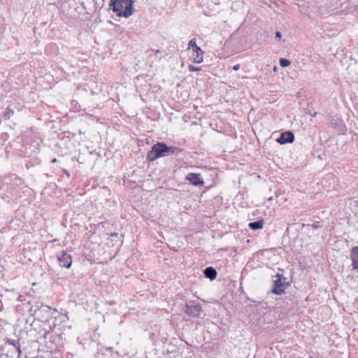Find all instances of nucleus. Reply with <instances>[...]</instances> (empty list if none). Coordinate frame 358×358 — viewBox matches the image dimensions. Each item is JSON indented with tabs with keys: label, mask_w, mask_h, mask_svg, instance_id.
Listing matches in <instances>:
<instances>
[{
	"label": "nucleus",
	"mask_w": 358,
	"mask_h": 358,
	"mask_svg": "<svg viewBox=\"0 0 358 358\" xmlns=\"http://www.w3.org/2000/svg\"><path fill=\"white\" fill-rule=\"evenodd\" d=\"M65 330L66 325L62 324V322L59 324L56 323L54 324L53 333L49 335V341L46 344L50 352H59L64 348V341L66 339Z\"/></svg>",
	"instance_id": "f257e3e1"
},
{
	"label": "nucleus",
	"mask_w": 358,
	"mask_h": 358,
	"mask_svg": "<svg viewBox=\"0 0 358 358\" xmlns=\"http://www.w3.org/2000/svg\"><path fill=\"white\" fill-rule=\"evenodd\" d=\"M181 150L174 146H168L164 142H158L155 144L151 150L148 152L147 159L149 162H153L157 159L169 156L171 155H178V153L180 152Z\"/></svg>",
	"instance_id": "f03ea898"
},
{
	"label": "nucleus",
	"mask_w": 358,
	"mask_h": 358,
	"mask_svg": "<svg viewBox=\"0 0 358 358\" xmlns=\"http://www.w3.org/2000/svg\"><path fill=\"white\" fill-rule=\"evenodd\" d=\"M109 6L118 17L127 18L134 11L133 0H110Z\"/></svg>",
	"instance_id": "7ed1b4c3"
},
{
	"label": "nucleus",
	"mask_w": 358,
	"mask_h": 358,
	"mask_svg": "<svg viewBox=\"0 0 358 358\" xmlns=\"http://www.w3.org/2000/svg\"><path fill=\"white\" fill-rule=\"evenodd\" d=\"M50 311V306L39 301L36 302L35 305L31 306L29 308V312L34 316L35 319L42 322H47L51 318Z\"/></svg>",
	"instance_id": "20e7f679"
},
{
	"label": "nucleus",
	"mask_w": 358,
	"mask_h": 358,
	"mask_svg": "<svg viewBox=\"0 0 358 358\" xmlns=\"http://www.w3.org/2000/svg\"><path fill=\"white\" fill-rule=\"evenodd\" d=\"M31 145H24V157H31V159L26 162L25 165L27 169L32 168L36 165H39L41 162V159L37 157V154L39 153V149L36 145H34V150H31Z\"/></svg>",
	"instance_id": "39448f33"
},
{
	"label": "nucleus",
	"mask_w": 358,
	"mask_h": 358,
	"mask_svg": "<svg viewBox=\"0 0 358 358\" xmlns=\"http://www.w3.org/2000/svg\"><path fill=\"white\" fill-rule=\"evenodd\" d=\"M183 311L188 316L199 317L203 310L199 303L196 301H189L185 306Z\"/></svg>",
	"instance_id": "423d86ee"
},
{
	"label": "nucleus",
	"mask_w": 358,
	"mask_h": 358,
	"mask_svg": "<svg viewBox=\"0 0 358 358\" xmlns=\"http://www.w3.org/2000/svg\"><path fill=\"white\" fill-rule=\"evenodd\" d=\"M273 278V287L271 292L277 295H281L285 292V287L289 285V283L286 282L287 278H283L284 282H282V275L276 274Z\"/></svg>",
	"instance_id": "0eeeda50"
},
{
	"label": "nucleus",
	"mask_w": 358,
	"mask_h": 358,
	"mask_svg": "<svg viewBox=\"0 0 358 358\" xmlns=\"http://www.w3.org/2000/svg\"><path fill=\"white\" fill-rule=\"evenodd\" d=\"M29 333L31 336L36 337L35 341L36 343H40L42 341V340H44L46 344L48 343L46 340L48 338L49 335L50 334V332L44 328L40 329L38 331H36V329L32 328L29 331Z\"/></svg>",
	"instance_id": "6e6552de"
},
{
	"label": "nucleus",
	"mask_w": 358,
	"mask_h": 358,
	"mask_svg": "<svg viewBox=\"0 0 358 358\" xmlns=\"http://www.w3.org/2000/svg\"><path fill=\"white\" fill-rule=\"evenodd\" d=\"M294 141V135L292 131H287L280 134L276 141L280 145L292 143Z\"/></svg>",
	"instance_id": "1a4fd4ad"
},
{
	"label": "nucleus",
	"mask_w": 358,
	"mask_h": 358,
	"mask_svg": "<svg viewBox=\"0 0 358 358\" xmlns=\"http://www.w3.org/2000/svg\"><path fill=\"white\" fill-rule=\"evenodd\" d=\"M185 179L194 186H203L204 185L203 180L200 173H188Z\"/></svg>",
	"instance_id": "9d476101"
},
{
	"label": "nucleus",
	"mask_w": 358,
	"mask_h": 358,
	"mask_svg": "<svg viewBox=\"0 0 358 358\" xmlns=\"http://www.w3.org/2000/svg\"><path fill=\"white\" fill-rule=\"evenodd\" d=\"M350 259L352 260V266L353 269L358 271V248L353 247L350 252Z\"/></svg>",
	"instance_id": "9b49d317"
},
{
	"label": "nucleus",
	"mask_w": 358,
	"mask_h": 358,
	"mask_svg": "<svg viewBox=\"0 0 358 358\" xmlns=\"http://www.w3.org/2000/svg\"><path fill=\"white\" fill-rule=\"evenodd\" d=\"M57 261L62 268H67V250H63L61 255H57Z\"/></svg>",
	"instance_id": "f8f14e48"
},
{
	"label": "nucleus",
	"mask_w": 358,
	"mask_h": 358,
	"mask_svg": "<svg viewBox=\"0 0 358 358\" xmlns=\"http://www.w3.org/2000/svg\"><path fill=\"white\" fill-rule=\"evenodd\" d=\"M203 274L206 278L213 280L216 278L217 273L215 268L212 266H209L204 269Z\"/></svg>",
	"instance_id": "ddd939ff"
},
{
	"label": "nucleus",
	"mask_w": 358,
	"mask_h": 358,
	"mask_svg": "<svg viewBox=\"0 0 358 358\" xmlns=\"http://www.w3.org/2000/svg\"><path fill=\"white\" fill-rule=\"evenodd\" d=\"M203 51L201 50V52L197 50H192V54L191 56V58L192 59L193 62L196 64H200L203 62Z\"/></svg>",
	"instance_id": "4468645a"
},
{
	"label": "nucleus",
	"mask_w": 358,
	"mask_h": 358,
	"mask_svg": "<svg viewBox=\"0 0 358 358\" xmlns=\"http://www.w3.org/2000/svg\"><path fill=\"white\" fill-rule=\"evenodd\" d=\"M19 341H20L19 339L18 340H14V339H11V338H6L5 343L13 346L15 348L16 351L19 354H21L22 351H21L20 345Z\"/></svg>",
	"instance_id": "2eb2a0df"
},
{
	"label": "nucleus",
	"mask_w": 358,
	"mask_h": 358,
	"mask_svg": "<svg viewBox=\"0 0 358 358\" xmlns=\"http://www.w3.org/2000/svg\"><path fill=\"white\" fill-rule=\"evenodd\" d=\"M263 225H264V220L262 219V220H257L255 222H250L248 224V227L252 230H257V229H262Z\"/></svg>",
	"instance_id": "dca6fc26"
},
{
	"label": "nucleus",
	"mask_w": 358,
	"mask_h": 358,
	"mask_svg": "<svg viewBox=\"0 0 358 358\" xmlns=\"http://www.w3.org/2000/svg\"><path fill=\"white\" fill-rule=\"evenodd\" d=\"M192 48V50H197L201 52V49L196 45V39L193 38L189 42V48Z\"/></svg>",
	"instance_id": "f3484780"
},
{
	"label": "nucleus",
	"mask_w": 358,
	"mask_h": 358,
	"mask_svg": "<svg viewBox=\"0 0 358 358\" xmlns=\"http://www.w3.org/2000/svg\"><path fill=\"white\" fill-rule=\"evenodd\" d=\"M13 113L14 111L12 109L7 108L3 113V117L5 119L8 120L13 115Z\"/></svg>",
	"instance_id": "a211bd4d"
},
{
	"label": "nucleus",
	"mask_w": 358,
	"mask_h": 358,
	"mask_svg": "<svg viewBox=\"0 0 358 358\" xmlns=\"http://www.w3.org/2000/svg\"><path fill=\"white\" fill-rule=\"evenodd\" d=\"M279 63H280V66L284 68V67H287V66H289L291 64V62L287 59L281 58L280 59Z\"/></svg>",
	"instance_id": "6ab92c4d"
},
{
	"label": "nucleus",
	"mask_w": 358,
	"mask_h": 358,
	"mask_svg": "<svg viewBox=\"0 0 358 358\" xmlns=\"http://www.w3.org/2000/svg\"><path fill=\"white\" fill-rule=\"evenodd\" d=\"M4 83L5 81L3 80V79L1 77H0V96L3 95L5 92V90L3 89Z\"/></svg>",
	"instance_id": "aec40b11"
},
{
	"label": "nucleus",
	"mask_w": 358,
	"mask_h": 358,
	"mask_svg": "<svg viewBox=\"0 0 358 358\" xmlns=\"http://www.w3.org/2000/svg\"><path fill=\"white\" fill-rule=\"evenodd\" d=\"M189 70L190 71H201V67H196L193 65H189Z\"/></svg>",
	"instance_id": "412c9836"
},
{
	"label": "nucleus",
	"mask_w": 358,
	"mask_h": 358,
	"mask_svg": "<svg viewBox=\"0 0 358 358\" xmlns=\"http://www.w3.org/2000/svg\"><path fill=\"white\" fill-rule=\"evenodd\" d=\"M60 159H57V158H53L52 160H51V163H56L57 162H61V159H64V156H61L59 157Z\"/></svg>",
	"instance_id": "4be33fe9"
},
{
	"label": "nucleus",
	"mask_w": 358,
	"mask_h": 358,
	"mask_svg": "<svg viewBox=\"0 0 358 358\" xmlns=\"http://www.w3.org/2000/svg\"><path fill=\"white\" fill-rule=\"evenodd\" d=\"M64 282H65V280L64 278H58L57 280V284H60L62 287L64 286Z\"/></svg>",
	"instance_id": "5701e85b"
},
{
	"label": "nucleus",
	"mask_w": 358,
	"mask_h": 358,
	"mask_svg": "<svg viewBox=\"0 0 358 358\" xmlns=\"http://www.w3.org/2000/svg\"><path fill=\"white\" fill-rule=\"evenodd\" d=\"M312 227H313V229H317L318 227H320L319 222H315V223L312 225Z\"/></svg>",
	"instance_id": "b1692460"
},
{
	"label": "nucleus",
	"mask_w": 358,
	"mask_h": 358,
	"mask_svg": "<svg viewBox=\"0 0 358 358\" xmlns=\"http://www.w3.org/2000/svg\"><path fill=\"white\" fill-rule=\"evenodd\" d=\"M239 69H240V64H236V65H234L233 66V70H234V71H238V70H239Z\"/></svg>",
	"instance_id": "393cba45"
},
{
	"label": "nucleus",
	"mask_w": 358,
	"mask_h": 358,
	"mask_svg": "<svg viewBox=\"0 0 358 358\" xmlns=\"http://www.w3.org/2000/svg\"><path fill=\"white\" fill-rule=\"evenodd\" d=\"M275 37L278 38H280L282 37L281 33L280 31H276L275 32Z\"/></svg>",
	"instance_id": "a878e982"
},
{
	"label": "nucleus",
	"mask_w": 358,
	"mask_h": 358,
	"mask_svg": "<svg viewBox=\"0 0 358 358\" xmlns=\"http://www.w3.org/2000/svg\"><path fill=\"white\" fill-rule=\"evenodd\" d=\"M24 358H45V357H43L42 355H41V356L38 355V356L34 357H29V356H25V357H24Z\"/></svg>",
	"instance_id": "bb28decb"
},
{
	"label": "nucleus",
	"mask_w": 358,
	"mask_h": 358,
	"mask_svg": "<svg viewBox=\"0 0 358 358\" xmlns=\"http://www.w3.org/2000/svg\"><path fill=\"white\" fill-rule=\"evenodd\" d=\"M3 303H2L1 300L0 299V311L3 310Z\"/></svg>",
	"instance_id": "cd10ccee"
},
{
	"label": "nucleus",
	"mask_w": 358,
	"mask_h": 358,
	"mask_svg": "<svg viewBox=\"0 0 358 358\" xmlns=\"http://www.w3.org/2000/svg\"><path fill=\"white\" fill-rule=\"evenodd\" d=\"M65 221H66V219L64 218V220L62 222V225L66 227V224H65Z\"/></svg>",
	"instance_id": "c85d7f7f"
},
{
	"label": "nucleus",
	"mask_w": 358,
	"mask_h": 358,
	"mask_svg": "<svg viewBox=\"0 0 358 358\" xmlns=\"http://www.w3.org/2000/svg\"><path fill=\"white\" fill-rule=\"evenodd\" d=\"M159 52H160V51H159V50H156V51H155V55H157V54H159Z\"/></svg>",
	"instance_id": "c756f323"
},
{
	"label": "nucleus",
	"mask_w": 358,
	"mask_h": 358,
	"mask_svg": "<svg viewBox=\"0 0 358 358\" xmlns=\"http://www.w3.org/2000/svg\"><path fill=\"white\" fill-rule=\"evenodd\" d=\"M71 261H70V262H69V264H68L69 268L71 267Z\"/></svg>",
	"instance_id": "7c9ffc66"
},
{
	"label": "nucleus",
	"mask_w": 358,
	"mask_h": 358,
	"mask_svg": "<svg viewBox=\"0 0 358 358\" xmlns=\"http://www.w3.org/2000/svg\"><path fill=\"white\" fill-rule=\"evenodd\" d=\"M22 355V353H21V354H19V353H18L17 358H22V355Z\"/></svg>",
	"instance_id": "2f4dec72"
},
{
	"label": "nucleus",
	"mask_w": 358,
	"mask_h": 358,
	"mask_svg": "<svg viewBox=\"0 0 358 358\" xmlns=\"http://www.w3.org/2000/svg\"><path fill=\"white\" fill-rule=\"evenodd\" d=\"M77 103V101H72L71 104H73V103Z\"/></svg>",
	"instance_id": "473e14b6"
},
{
	"label": "nucleus",
	"mask_w": 358,
	"mask_h": 358,
	"mask_svg": "<svg viewBox=\"0 0 358 358\" xmlns=\"http://www.w3.org/2000/svg\"><path fill=\"white\" fill-rule=\"evenodd\" d=\"M283 278H285V277L282 275V282H284Z\"/></svg>",
	"instance_id": "72a5a7b5"
},
{
	"label": "nucleus",
	"mask_w": 358,
	"mask_h": 358,
	"mask_svg": "<svg viewBox=\"0 0 358 358\" xmlns=\"http://www.w3.org/2000/svg\"><path fill=\"white\" fill-rule=\"evenodd\" d=\"M64 171L67 175V171L66 169H64Z\"/></svg>",
	"instance_id": "f704fd0d"
},
{
	"label": "nucleus",
	"mask_w": 358,
	"mask_h": 358,
	"mask_svg": "<svg viewBox=\"0 0 358 358\" xmlns=\"http://www.w3.org/2000/svg\"><path fill=\"white\" fill-rule=\"evenodd\" d=\"M316 115V113H315L314 114H312V116L315 117Z\"/></svg>",
	"instance_id": "c9c22d12"
},
{
	"label": "nucleus",
	"mask_w": 358,
	"mask_h": 358,
	"mask_svg": "<svg viewBox=\"0 0 358 358\" xmlns=\"http://www.w3.org/2000/svg\"><path fill=\"white\" fill-rule=\"evenodd\" d=\"M111 235H112V236H117V234H116V233H115V234H112Z\"/></svg>",
	"instance_id": "e433bc0d"
},
{
	"label": "nucleus",
	"mask_w": 358,
	"mask_h": 358,
	"mask_svg": "<svg viewBox=\"0 0 358 358\" xmlns=\"http://www.w3.org/2000/svg\"><path fill=\"white\" fill-rule=\"evenodd\" d=\"M68 258H69V259H71V255H69V256H68Z\"/></svg>",
	"instance_id": "4c0bfd02"
},
{
	"label": "nucleus",
	"mask_w": 358,
	"mask_h": 358,
	"mask_svg": "<svg viewBox=\"0 0 358 358\" xmlns=\"http://www.w3.org/2000/svg\"><path fill=\"white\" fill-rule=\"evenodd\" d=\"M357 248H358V247H357Z\"/></svg>",
	"instance_id": "58836bf2"
}]
</instances>
